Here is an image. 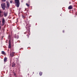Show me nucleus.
<instances>
[{
	"instance_id": "obj_8",
	"label": "nucleus",
	"mask_w": 77,
	"mask_h": 77,
	"mask_svg": "<svg viewBox=\"0 0 77 77\" xmlns=\"http://www.w3.org/2000/svg\"><path fill=\"white\" fill-rule=\"evenodd\" d=\"M28 34L27 35V36H29L30 35V31H29L28 32Z\"/></svg>"
},
{
	"instance_id": "obj_24",
	"label": "nucleus",
	"mask_w": 77,
	"mask_h": 77,
	"mask_svg": "<svg viewBox=\"0 0 77 77\" xmlns=\"http://www.w3.org/2000/svg\"><path fill=\"white\" fill-rule=\"evenodd\" d=\"M2 16H3V15H2Z\"/></svg>"
},
{
	"instance_id": "obj_21",
	"label": "nucleus",
	"mask_w": 77,
	"mask_h": 77,
	"mask_svg": "<svg viewBox=\"0 0 77 77\" xmlns=\"http://www.w3.org/2000/svg\"><path fill=\"white\" fill-rule=\"evenodd\" d=\"M28 75H29V74H28Z\"/></svg>"
},
{
	"instance_id": "obj_5",
	"label": "nucleus",
	"mask_w": 77,
	"mask_h": 77,
	"mask_svg": "<svg viewBox=\"0 0 77 77\" xmlns=\"http://www.w3.org/2000/svg\"><path fill=\"white\" fill-rule=\"evenodd\" d=\"M8 13H5V12H4V17H6Z\"/></svg>"
},
{
	"instance_id": "obj_11",
	"label": "nucleus",
	"mask_w": 77,
	"mask_h": 77,
	"mask_svg": "<svg viewBox=\"0 0 77 77\" xmlns=\"http://www.w3.org/2000/svg\"><path fill=\"white\" fill-rule=\"evenodd\" d=\"M7 7H9V5H10L9 3H8L7 4Z\"/></svg>"
},
{
	"instance_id": "obj_19",
	"label": "nucleus",
	"mask_w": 77,
	"mask_h": 77,
	"mask_svg": "<svg viewBox=\"0 0 77 77\" xmlns=\"http://www.w3.org/2000/svg\"><path fill=\"white\" fill-rule=\"evenodd\" d=\"M2 13V11H0V14H1Z\"/></svg>"
},
{
	"instance_id": "obj_9",
	"label": "nucleus",
	"mask_w": 77,
	"mask_h": 77,
	"mask_svg": "<svg viewBox=\"0 0 77 77\" xmlns=\"http://www.w3.org/2000/svg\"><path fill=\"white\" fill-rule=\"evenodd\" d=\"M5 19L3 18L2 19V23H5Z\"/></svg>"
},
{
	"instance_id": "obj_23",
	"label": "nucleus",
	"mask_w": 77,
	"mask_h": 77,
	"mask_svg": "<svg viewBox=\"0 0 77 77\" xmlns=\"http://www.w3.org/2000/svg\"><path fill=\"white\" fill-rule=\"evenodd\" d=\"M33 74H34V72H33Z\"/></svg>"
},
{
	"instance_id": "obj_16",
	"label": "nucleus",
	"mask_w": 77,
	"mask_h": 77,
	"mask_svg": "<svg viewBox=\"0 0 77 77\" xmlns=\"http://www.w3.org/2000/svg\"><path fill=\"white\" fill-rule=\"evenodd\" d=\"M23 19H24V18H25V17L24 16H23Z\"/></svg>"
},
{
	"instance_id": "obj_14",
	"label": "nucleus",
	"mask_w": 77,
	"mask_h": 77,
	"mask_svg": "<svg viewBox=\"0 0 77 77\" xmlns=\"http://www.w3.org/2000/svg\"><path fill=\"white\" fill-rule=\"evenodd\" d=\"M26 6H27L28 7H29V6H30V5L28 4L27 3H26Z\"/></svg>"
},
{
	"instance_id": "obj_17",
	"label": "nucleus",
	"mask_w": 77,
	"mask_h": 77,
	"mask_svg": "<svg viewBox=\"0 0 77 77\" xmlns=\"http://www.w3.org/2000/svg\"><path fill=\"white\" fill-rule=\"evenodd\" d=\"M2 2H5L6 1V0H2Z\"/></svg>"
},
{
	"instance_id": "obj_13",
	"label": "nucleus",
	"mask_w": 77,
	"mask_h": 77,
	"mask_svg": "<svg viewBox=\"0 0 77 77\" xmlns=\"http://www.w3.org/2000/svg\"><path fill=\"white\" fill-rule=\"evenodd\" d=\"M2 54H5V52H4V51H2Z\"/></svg>"
},
{
	"instance_id": "obj_7",
	"label": "nucleus",
	"mask_w": 77,
	"mask_h": 77,
	"mask_svg": "<svg viewBox=\"0 0 77 77\" xmlns=\"http://www.w3.org/2000/svg\"><path fill=\"white\" fill-rule=\"evenodd\" d=\"M15 66V64L14 63H12V67H14Z\"/></svg>"
},
{
	"instance_id": "obj_2",
	"label": "nucleus",
	"mask_w": 77,
	"mask_h": 77,
	"mask_svg": "<svg viewBox=\"0 0 77 77\" xmlns=\"http://www.w3.org/2000/svg\"><path fill=\"white\" fill-rule=\"evenodd\" d=\"M1 6L2 9H5L6 6V4L5 3H3L1 4Z\"/></svg>"
},
{
	"instance_id": "obj_15",
	"label": "nucleus",
	"mask_w": 77,
	"mask_h": 77,
	"mask_svg": "<svg viewBox=\"0 0 77 77\" xmlns=\"http://www.w3.org/2000/svg\"><path fill=\"white\" fill-rule=\"evenodd\" d=\"M12 2H13V1H10V2L11 3H12Z\"/></svg>"
},
{
	"instance_id": "obj_4",
	"label": "nucleus",
	"mask_w": 77,
	"mask_h": 77,
	"mask_svg": "<svg viewBox=\"0 0 77 77\" xmlns=\"http://www.w3.org/2000/svg\"><path fill=\"white\" fill-rule=\"evenodd\" d=\"M8 48H11V42L10 40L9 41Z\"/></svg>"
},
{
	"instance_id": "obj_22",
	"label": "nucleus",
	"mask_w": 77,
	"mask_h": 77,
	"mask_svg": "<svg viewBox=\"0 0 77 77\" xmlns=\"http://www.w3.org/2000/svg\"><path fill=\"white\" fill-rule=\"evenodd\" d=\"M0 23H1V21H0Z\"/></svg>"
},
{
	"instance_id": "obj_3",
	"label": "nucleus",
	"mask_w": 77,
	"mask_h": 77,
	"mask_svg": "<svg viewBox=\"0 0 77 77\" xmlns=\"http://www.w3.org/2000/svg\"><path fill=\"white\" fill-rule=\"evenodd\" d=\"M14 54H15V52H12V53H11L10 54V56L11 57H13L14 56Z\"/></svg>"
},
{
	"instance_id": "obj_6",
	"label": "nucleus",
	"mask_w": 77,
	"mask_h": 77,
	"mask_svg": "<svg viewBox=\"0 0 77 77\" xmlns=\"http://www.w3.org/2000/svg\"><path fill=\"white\" fill-rule=\"evenodd\" d=\"M72 8V5L69 6L68 7L69 9H71Z\"/></svg>"
},
{
	"instance_id": "obj_18",
	"label": "nucleus",
	"mask_w": 77,
	"mask_h": 77,
	"mask_svg": "<svg viewBox=\"0 0 77 77\" xmlns=\"http://www.w3.org/2000/svg\"><path fill=\"white\" fill-rule=\"evenodd\" d=\"M2 26H4V24H5V23H2Z\"/></svg>"
},
{
	"instance_id": "obj_10",
	"label": "nucleus",
	"mask_w": 77,
	"mask_h": 77,
	"mask_svg": "<svg viewBox=\"0 0 77 77\" xmlns=\"http://www.w3.org/2000/svg\"><path fill=\"white\" fill-rule=\"evenodd\" d=\"M6 61H7V58L5 57L4 58V62H6Z\"/></svg>"
},
{
	"instance_id": "obj_1",
	"label": "nucleus",
	"mask_w": 77,
	"mask_h": 77,
	"mask_svg": "<svg viewBox=\"0 0 77 77\" xmlns=\"http://www.w3.org/2000/svg\"><path fill=\"white\" fill-rule=\"evenodd\" d=\"M14 2L16 6L18 8L20 6V1L19 0H15Z\"/></svg>"
},
{
	"instance_id": "obj_20",
	"label": "nucleus",
	"mask_w": 77,
	"mask_h": 77,
	"mask_svg": "<svg viewBox=\"0 0 77 77\" xmlns=\"http://www.w3.org/2000/svg\"><path fill=\"white\" fill-rule=\"evenodd\" d=\"M1 15H2L1 14V13H0V16H1Z\"/></svg>"
},
{
	"instance_id": "obj_12",
	"label": "nucleus",
	"mask_w": 77,
	"mask_h": 77,
	"mask_svg": "<svg viewBox=\"0 0 77 77\" xmlns=\"http://www.w3.org/2000/svg\"><path fill=\"white\" fill-rule=\"evenodd\" d=\"M39 75H42V72H40Z\"/></svg>"
}]
</instances>
